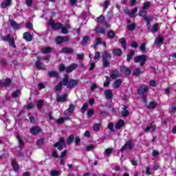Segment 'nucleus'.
<instances>
[{"instance_id": "obj_41", "label": "nucleus", "mask_w": 176, "mask_h": 176, "mask_svg": "<svg viewBox=\"0 0 176 176\" xmlns=\"http://www.w3.org/2000/svg\"><path fill=\"white\" fill-rule=\"evenodd\" d=\"M109 82H111V78L106 76V81L104 82V87L109 86Z\"/></svg>"}, {"instance_id": "obj_12", "label": "nucleus", "mask_w": 176, "mask_h": 176, "mask_svg": "<svg viewBox=\"0 0 176 176\" xmlns=\"http://www.w3.org/2000/svg\"><path fill=\"white\" fill-rule=\"evenodd\" d=\"M12 83V80L8 78L6 80H0V86L2 87V86H9Z\"/></svg>"}, {"instance_id": "obj_28", "label": "nucleus", "mask_w": 176, "mask_h": 176, "mask_svg": "<svg viewBox=\"0 0 176 176\" xmlns=\"http://www.w3.org/2000/svg\"><path fill=\"white\" fill-rule=\"evenodd\" d=\"M41 60L38 59L37 62L36 63V67H37L38 69H45V67L42 66V64L41 63Z\"/></svg>"}, {"instance_id": "obj_58", "label": "nucleus", "mask_w": 176, "mask_h": 176, "mask_svg": "<svg viewBox=\"0 0 176 176\" xmlns=\"http://www.w3.org/2000/svg\"><path fill=\"white\" fill-rule=\"evenodd\" d=\"M109 38H113L115 36V32L110 31L107 34Z\"/></svg>"}, {"instance_id": "obj_25", "label": "nucleus", "mask_w": 176, "mask_h": 176, "mask_svg": "<svg viewBox=\"0 0 176 176\" xmlns=\"http://www.w3.org/2000/svg\"><path fill=\"white\" fill-rule=\"evenodd\" d=\"M121 115L124 117L129 116V110L127 109V107H124V108H122Z\"/></svg>"}, {"instance_id": "obj_18", "label": "nucleus", "mask_w": 176, "mask_h": 176, "mask_svg": "<svg viewBox=\"0 0 176 176\" xmlns=\"http://www.w3.org/2000/svg\"><path fill=\"white\" fill-rule=\"evenodd\" d=\"M71 28V26L67 24L64 27L60 28L62 34H68V30Z\"/></svg>"}, {"instance_id": "obj_15", "label": "nucleus", "mask_w": 176, "mask_h": 176, "mask_svg": "<svg viewBox=\"0 0 176 176\" xmlns=\"http://www.w3.org/2000/svg\"><path fill=\"white\" fill-rule=\"evenodd\" d=\"M5 41H8L10 42V46H12V47H16V45L14 44V41H13V38L10 35L7 36Z\"/></svg>"}, {"instance_id": "obj_1", "label": "nucleus", "mask_w": 176, "mask_h": 176, "mask_svg": "<svg viewBox=\"0 0 176 176\" xmlns=\"http://www.w3.org/2000/svg\"><path fill=\"white\" fill-rule=\"evenodd\" d=\"M79 82L76 80H68V76L65 75L63 78V86H67V89H72L78 86Z\"/></svg>"}, {"instance_id": "obj_29", "label": "nucleus", "mask_w": 176, "mask_h": 176, "mask_svg": "<svg viewBox=\"0 0 176 176\" xmlns=\"http://www.w3.org/2000/svg\"><path fill=\"white\" fill-rule=\"evenodd\" d=\"M122 50L120 49H116L113 51V54L114 56H120V55L122 54Z\"/></svg>"}, {"instance_id": "obj_30", "label": "nucleus", "mask_w": 176, "mask_h": 176, "mask_svg": "<svg viewBox=\"0 0 176 176\" xmlns=\"http://www.w3.org/2000/svg\"><path fill=\"white\" fill-rule=\"evenodd\" d=\"M138 12V8H135V9L132 10L131 12H129V14L130 17H132V18L135 17V12Z\"/></svg>"}, {"instance_id": "obj_55", "label": "nucleus", "mask_w": 176, "mask_h": 176, "mask_svg": "<svg viewBox=\"0 0 176 176\" xmlns=\"http://www.w3.org/2000/svg\"><path fill=\"white\" fill-rule=\"evenodd\" d=\"M59 175V173L58 170H52L51 172V176H58Z\"/></svg>"}, {"instance_id": "obj_17", "label": "nucleus", "mask_w": 176, "mask_h": 176, "mask_svg": "<svg viewBox=\"0 0 176 176\" xmlns=\"http://www.w3.org/2000/svg\"><path fill=\"white\" fill-rule=\"evenodd\" d=\"M104 96L106 98H107L108 100H111L113 94H112V91L111 89H108L104 91Z\"/></svg>"}, {"instance_id": "obj_47", "label": "nucleus", "mask_w": 176, "mask_h": 176, "mask_svg": "<svg viewBox=\"0 0 176 176\" xmlns=\"http://www.w3.org/2000/svg\"><path fill=\"white\" fill-rule=\"evenodd\" d=\"M140 74H141V69L140 68L136 69L133 72V75H135V76H138Z\"/></svg>"}, {"instance_id": "obj_20", "label": "nucleus", "mask_w": 176, "mask_h": 176, "mask_svg": "<svg viewBox=\"0 0 176 176\" xmlns=\"http://www.w3.org/2000/svg\"><path fill=\"white\" fill-rule=\"evenodd\" d=\"M121 85H122V80L118 79L113 83L112 86H113V89H118V87H120Z\"/></svg>"}, {"instance_id": "obj_10", "label": "nucleus", "mask_w": 176, "mask_h": 176, "mask_svg": "<svg viewBox=\"0 0 176 176\" xmlns=\"http://www.w3.org/2000/svg\"><path fill=\"white\" fill-rule=\"evenodd\" d=\"M148 88L147 86H146V85H142V86L139 88V89H138V93L139 94H144V93H146V91H148Z\"/></svg>"}, {"instance_id": "obj_26", "label": "nucleus", "mask_w": 176, "mask_h": 176, "mask_svg": "<svg viewBox=\"0 0 176 176\" xmlns=\"http://www.w3.org/2000/svg\"><path fill=\"white\" fill-rule=\"evenodd\" d=\"M147 108L148 109H153L156 108V102H155L154 101L150 102L148 104H147Z\"/></svg>"}, {"instance_id": "obj_42", "label": "nucleus", "mask_w": 176, "mask_h": 176, "mask_svg": "<svg viewBox=\"0 0 176 176\" xmlns=\"http://www.w3.org/2000/svg\"><path fill=\"white\" fill-rule=\"evenodd\" d=\"M75 139V137L72 135H71L70 136H69L68 140L67 141V144H72V141H74V140Z\"/></svg>"}, {"instance_id": "obj_57", "label": "nucleus", "mask_w": 176, "mask_h": 176, "mask_svg": "<svg viewBox=\"0 0 176 176\" xmlns=\"http://www.w3.org/2000/svg\"><path fill=\"white\" fill-rule=\"evenodd\" d=\"M104 20L105 19H104V16L102 15H101L100 16H99L98 18V22H99V23H104Z\"/></svg>"}, {"instance_id": "obj_27", "label": "nucleus", "mask_w": 176, "mask_h": 176, "mask_svg": "<svg viewBox=\"0 0 176 176\" xmlns=\"http://www.w3.org/2000/svg\"><path fill=\"white\" fill-rule=\"evenodd\" d=\"M100 129H101V124L95 123L93 126L94 131H100Z\"/></svg>"}, {"instance_id": "obj_35", "label": "nucleus", "mask_w": 176, "mask_h": 176, "mask_svg": "<svg viewBox=\"0 0 176 176\" xmlns=\"http://www.w3.org/2000/svg\"><path fill=\"white\" fill-rule=\"evenodd\" d=\"M96 31V32H99L100 34H105V29L101 27H97Z\"/></svg>"}, {"instance_id": "obj_6", "label": "nucleus", "mask_w": 176, "mask_h": 176, "mask_svg": "<svg viewBox=\"0 0 176 176\" xmlns=\"http://www.w3.org/2000/svg\"><path fill=\"white\" fill-rule=\"evenodd\" d=\"M49 25L55 30H61L62 28L61 23H54V21L52 19L50 20Z\"/></svg>"}, {"instance_id": "obj_44", "label": "nucleus", "mask_w": 176, "mask_h": 176, "mask_svg": "<svg viewBox=\"0 0 176 176\" xmlns=\"http://www.w3.org/2000/svg\"><path fill=\"white\" fill-rule=\"evenodd\" d=\"M43 107V100H38L37 102V108L38 109H41Z\"/></svg>"}, {"instance_id": "obj_38", "label": "nucleus", "mask_w": 176, "mask_h": 176, "mask_svg": "<svg viewBox=\"0 0 176 176\" xmlns=\"http://www.w3.org/2000/svg\"><path fill=\"white\" fill-rule=\"evenodd\" d=\"M112 151H113V148H107L104 152V155L106 156H109V155L112 153Z\"/></svg>"}, {"instance_id": "obj_60", "label": "nucleus", "mask_w": 176, "mask_h": 176, "mask_svg": "<svg viewBox=\"0 0 176 176\" xmlns=\"http://www.w3.org/2000/svg\"><path fill=\"white\" fill-rule=\"evenodd\" d=\"M140 16H141L142 17H145V16H146V11H140Z\"/></svg>"}, {"instance_id": "obj_45", "label": "nucleus", "mask_w": 176, "mask_h": 176, "mask_svg": "<svg viewBox=\"0 0 176 176\" xmlns=\"http://www.w3.org/2000/svg\"><path fill=\"white\" fill-rule=\"evenodd\" d=\"M88 107H89V104H87V103L83 104L81 109L82 113H85V112H86V109L88 108Z\"/></svg>"}, {"instance_id": "obj_39", "label": "nucleus", "mask_w": 176, "mask_h": 176, "mask_svg": "<svg viewBox=\"0 0 176 176\" xmlns=\"http://www.w3.org/2000/svg\"><path fill=\"white\" fill-rule=\"evenodd\" d=\"M120 43L122 45V47L124 49V50H126V40L124 39V38H122L120 39Z\"/></svg>"}, {"instance_id": "obj_54", "label": "nucleus", "mask_w": 176, "mask_h": 176, "mask_svg": "<svg viewBox=\"0 0 176 176\" xmlns=\"http://www.w3.org/2000/svg\"><path fill=\"white\" fill-rule=\"evenodd\" d=\"M87 41H89V37H87V36H84L82 41V45H85L86 43H87Z\"/></svg>"}, {"instance_id": "obj_43", "label": "nucleus", "mask_w": 176, "mask_h": 176, "mask_svg": "<svg viewBox=\"0 0 176 176\" xmlns=\"http://www.w3.org/2000/svg\"><path fill=\"white\" fill-rule=\"evenodd\" d=\"M128 29L129 31H134V28H135V24L131 23L127 25Z\"/></svg>"}, {"instance_id": "obj_32", "label": "nucleus", "mask_w": 176, "mask_h": 176, "mask_svg": "<svg viewBox=\"0 0 176 176\" xmlns=\"http://www.w3.org/2000/svg\"><path fill=\"white\" fill-rule=\"evenodd\" d=\"M159 29V25L157 23H155L153 25L151 31L153 33L157 32V30Z\"/></svg>"}, {"instance_id": "obj_7", "label": "nucleus", "mask_w": 176, "mask_h": 176, "mask_svg": "<svg viewBox=\"0 0 176 176\" xmlns=\"http://www.w3.org/2000/svg\"><path fill=\"white\" fill-rule=\"evenodd\" d=\"M74 111H75V106L74 104H70L69 108L65 111L64 115L65 116H69V115H71Z\"/></svg>"}, {"instance_id": "obj_59", "label": "nucleus", "mask_w": 176, "mask_h": 176, "mask_svg": "<svg viewBox=\"0 0 176 176\" xmlns=\"http://www.w3.org/2000/svg\"><path fill=\"white\" fill-rule=\"evenodd\" d=\"M67 120V118H60L58 119V123H64L65 120Z\"/></svg>"}, {"instance_id": "obj_13", "label": "nucleus", "mask_w": 176, "mask_h": 176, "mask_svg": "<svg viewBox=\"0 0 176 176\" xmlns=\"http://www.w3.org/2000/svg\"><path fill=\"white\" fill-rule=\"evenodd\" d=\"M120 69L121 72H122V74H124V75H130L131 74V71L124 66H122L120 67Z\"/></svg>"}, {"instance_id": "obj_63", "label": "nucleus", "mask_w": 176, "mask_h": 176, "mask_svg": "<svg viewBox=\"0 0 176 176\" xmlns=\"http://www.w3.org/2000/svg\"><path fill=\"white\" fill-rule=\"evenodd\" d=\"M26 108L27 109H32V108H34V103H30L28 104Z\"/></svg>"}, {"instance_id": "obj_36", "label": "nucleus", "mask_w": 176, "mask_h": 176, "mask_svg": "<svg viewBox=\"0 0 176 176\" xmlns=\"http://www.w3.org/2000/svg\"><path fill=\"white\" fill-rule=\"evenodd\" d=\"M162 42H163V37L162 36H159L158 38H157L155 41V45H160V43H162Z\"/></svg>"}, {"instance_id": "obj_23", "label": "nucleus", "mask_w": 176, "mask_h": 176, "mask_svg": "<svg viewBox=\"0 0 176 176\" xmlns=\"http://www.w3.org/2000/svg\"><path fill=\"white\" fill-rule=\"evenodd\" d=\"M12 2V0H4L1 3V8L3 9H6L7 6H9L10 5V3Z\"/></svg>"}, {"instance_id": "obj_11", "label": "nucleus", "mask_w": 176, "mask_h": 176, "mask_svg": "<svg viewBox=\"0 0 176 176\" xmlns=\"http://www.w3.org/2000/svg\"><path fill=\"white\" fill-rule=\"evenodd\" d=\"M58 102H65L67 101V94H63V96H58L56 98Z\"/></svg>"}, {"instance_id": "obj_4", "label": "nucleus", "mask_w": 176, "mask_h": 176, "mask_svg": "<svg viewBox=\"0 0 176 176\" xmlns=\"http://www.w3.org/2000/svg\"><path fill=\"white\" fill-rule=\"evenodd\" d=\"M108 58H111V54L104 52L102 55L103 67H108L109 65V61Z\"/></svg>"}, {"instance_id": "obj_16", "label": "nucleus", "mask_w": 176, "mask_h": 176, "mask_svg": "<svg viewBox=\"0 0 176 176\" xmlns=\"http://www.w3.org/2000/svg\"><path fill=\"white\" fill-rule=\"evenodd\" d=\"M124 126V120H119L115 125V129H122Z\"/></svg>"}, {"instance_id": "obj_49", "label": "nucleus", "mask_w": 176, "mask_h": 176, "mask_svg": "<svg viewBox=\"0 0 176 176\" xmlns=\"http://www.w3.org/2000/svg\"><path fill=\"white\" fill-rule=\"evenodd\" d=\"M48 74L50 76H53V77L58 76V73H57V72H50Z\"/></svg>"}, {"instance_id": "obj_34", "label": "nucleus", "mask_w": 176, "mask_h": 176, "mask_svg": "<svg viewBox=\"0 0 176 176\" xmlns=\"http://www.w3.org/2000/svg\"><path fill=\"white\" fill-rule=\"evenodd\" d=\"M42 53H44L45 54L47 53H50L52 52V48L50 47H45L41 50Z\"/></svg>"}, {"instance_id": "obj_22", "label": "nucleus", "mask_w": 176, "mask_h": 176, "mask_svg": "<svg viewBox=\"0 0 176 176\" xmlns=\"http://www.w3.org/2000/svg\"><path fill=\"white\" fill-rule=\"evenodd\" d=\"M12 166L14 171H19V170L20 169V166H19L17 162H16V160H13L12 161Z\"/></svg>"}, {"instance_id": "obj_24", "label": "nucleus", "mask_w": 176, "mask_h": 176, "mask_svg": "<svg viewBox=\"0 0 176 176\" xmlns=\"http://www.w3.org/2000/svg\"><path fill=\"white\" fill-rule=\"evenodd\" d=\"M11 27H13L15 30H19L21 27V25L17 24L14 21L10 22Z\"/></svg>"}, {"instance_id": "obj_62", "label": "nucleus", "mask_w": 176, "mask_h": 176, "mask_svg": "<svg viewBox=\"0 0 176 176\" xmlns=\"http://www.w3.org/2000/svg\"><path fill=\"white\" fill-rule=\"evenodd\" d=\"M93 113H94V111L93 109H89L87 112V115L89 117L92 116Z\"/></svg>"}, {"instance_id": "obj_46", "label": "nucleus", "mask_w": 176, "mask_h": 176, "mask_svg": "<svg viewBox=\"0 0 176 176\" xmlns=\"http://www.w3.org/2000/svg\"><path fill=\"white\" fill-rule=\"evenodd\" d=\"M100 56L101 55L100 54V52H96L95 53V56L94 58V60H95L96 61H98V59L100 58Z\"/></svg>"}, {"instance_id": "obj_53", "label": "nucleus", "mask_w": 176, "mask_h": 176, "mask_svg": "<svg viewBox=\"0 0 176 176\" xmlns=\"http://www.w3.org/2000/svg\"><path fill=\"white\" fill-rule=\"evenodd\" d=\"M86 149L88 152L90 151H92V149H94V146L93 144H90L89 146H87Z\"/></svg>"}, {"instance_id": "obj_2", "label": "nucleus", "mask_w": 176, "mask_h": 176, "mask_svg": "<svg viewBox=\"0 0 176 176\" xmlns=\"http://www.w3.org/2000/svg\"><path fill=\"white\" fill-rule=\"evenodd\" d=\"M76 67H78V65L76 63H74L67 67H65L64 65H60L59 66V71H66V72H72V71H75V69H76Z\"/></svg>"}, {"instance_id": "obj_9", "label": "nucleus", "mask_w": 176, "mask_h": 176, "mask_svg": "<svg viewBox=\"0 0 176 176\" xmlns=\"http://www.w3.org/2000/svg\"><path fill=\"white\" fill-rule=\"evenodd\" d=\"M69 41V38L68 36H58L56 38V43H63V42H68Z\"/></svg>"}, {"instance_id": "obj_5", "label": "nucleus", "mask_w": 176, "mask_h": 176, "mask_svg": "<svg viewBox=\"0 0 176 176\" xmlns=\"http://www.w3.org/2000/svg\"><path fill=\"white\" fill-rule=\"evenodd\" d=\"M65 145V140L64 138H60L59 141L54 144V146L56 148H58V151H63V148H64V146Z\"/></svg>"}, {"instance_id": "obj_21", "label": "nucleus", "mask_w": 176, "mask_h": 176, "mask_svg": "<svg viewBox=\"0 0 176 176\" xmlns=\"http://www.w3.org/2000/svg\"><path fill=\"white\" fill-rule=\"evenodd\" d=\"M120 76V74L117 70H114L111 72V78L116 79V78H119Z\"/></svg>"}, {"instance_id": "obj_37", "label": "nucleus", "mask_w": 176, "mask_h": 176, "mask_svg": "<svg viewBox=\"0 0 176 176\" xmlns=\"http://www.w3.org/2000/svg\"><path fill=\"white\" fill-rule=\"evenodd\" d=\"M21 91H20V90H17L12 94V97H14V98H17V97L21 96Z\"/></svg>"}, {"instance_id": "obj_33", "label": "nucleus", "mask_w": 176, "mask_h": 176, "mask_svg": "<svg viewBox=\"0 0 176 176\" xmlns=\"http://www.w3.org/2000/svg\"><path fill=\"white\" fill-rule=\"evenodd\" d=\"M16 140H18L20 146H23L24 145V142H23V140H21V136L20 135H16Z\"/></svg>"}, {"instance_id": "obj_56", "label": "nucleus", "mask_w": 176, "mask_h": 176, "mask_svg": "<svg viewBox=\"0 0 176 176\" xmlns=\"http://www.w3.org/2000/svg\"><path fill=\"white\" fill-rule=\"evenodd\" d=\"M151 6V3L146 2L144 5L143 6V9L145 10V9H148Z\"/></svg>"}, {"instance_id": "obj_50", "label": "nucleus", "mask_w": 176, "mask_h": 176, "mask_svg": "<svg viewBox=\"0 0 176 176\" xmlns=\"http://www.w3.org/2000/svg\"><path fill=\"white\" fill-rule=\"evenodd\" d=\"M62 87H63V82H59L56 85L55 89H56V91H59V90H61Z\"/></svg>"}, {"instance_id": "obj_48", "label": "nucleus", "mask_w": 176, "mask_h": 176, "mask_svg": "<svg viewBox=\"0 0 176 176\" xmlns=\"http://www.w3.org/2000/svg\"><path fill=\"white\" fill-rule=\"evenodd\" d=\"M134 56V52L131 51V53L129 54H128L127 56V61L130 62L131 60V57Z\"/></svg>"}, {"instance_id": "obj_64", "label": "nucleus", "mask_w": 176, "mask_h": 176, "mask_svg": "<svg viewBox=\"0 0 176 176\" xmlns=\"http://www.w3.org/2000/svg\"><path fill=\"white\" fill-rule=\"evenodd\" d=\"M42 89H45V84L43 83L38 84V89L42 90Z\"/></svg>"}, {"instance_id": "obj_31", "label": "nucleus", "mask_w": 176, "mask_h": 176, "mask_svg": "<svg viewBox=\"0 0 176 176\" xmlns=\"http://www.w3.org/2000/svg\"><path fill=\"white\" fill-rule=\"evenodd\" d=\"M155 129H156V125H152L151 124V126H147L146 128L145 131H146V133H147V131H149L150 130L151 131H155Z\"/></svg>"}, {"instance_id": "obj_61", "label": "nucleus", "mask_w": 176, "mask_h": 176, "mask_svg": "<svg viewBox=\"0 0 176 176\" xmlns=\"http://www.w3.org/2000/svg\"><path fill=\"white\" fill-rule=\"evenodd\" d=\"M84 57H85V54H78L77 55V58L78 60H82V59H83Z\"/></svg>"}, {"instance_id": "obj_40", "label": "nucleus", "mask_w": 176, "mask_h": 176, "mask_svg": "<svg viewBox=\"0 0 176 176\" xmlns=\"http://www.w3.org/2000/svg\"><path fill=\"white\" fill-rule=\"evenodd\" d=\"M72 49L68 47H65L62 50V53H72Z\"/></svg>"}, {"instance_id": "obj_51", "label": "nucleus", "mask_w": 176, "mask_h": 176, "mask_svg": "<svg viewBox=\"0 0 176 176\" xmlns=\"http://www.w3.org/2000/svg\"><path fill=\"white\" fill-rule=\"evenodd\" d=\"M140 50H141V52H145V50H146L145 43L141 44V45L140 46Z\"/></svg>"}, {"instance_id": "obj_14", "label": "nucleus", "mask_w": 176, "mask_h": 176, "mask_svg": "<svg viewBox=\"0 0 176 176\" xmlns=\"http://www.w3.org/2000/svg\"><path fill=\"white\" fill-rule=\"evenodd\" d=\"M31 134H38V133H41V127L39 126H33L30 129Z\"/></svg>"}, {"instance_id": "obj_3", "label": "nucleus", "mask_w": 176, "mask_h": 176, "mask_svg": "<svg viewBox=\"0 0 176 176\" xmlns=\"http://www.w3.org/2000/svg\"><path fill=\"white\" fill-rule=\"evenodd\" d=\"M134 63H140V65H145V63H146V56L140 55L135 56L134 58Z\"/></svg>"}, {"instance_id": "obj_52", "label": "nucleus", "mask_w": 176, "mask_h": 176, "mask_svg": "<svg viewBox=\"0 0 176 176\" xmlns=\"http://www.w3.org/2000/svg\"><path fill=\"white\" fill-rule=\"evenodd\" d=\"M89 65H90L89 71H91V70L94 69V68H96V63H94L90 62Z\"/></svg>"}, {"instance_id": "obj_19", "label": "nucleus", "mask_w": 176, "mask_h": 176, "mask_svg": "<svg viewBox=\"0 0 176 176\" xmlns=\"http://www.w3.org/2000/svg\"><path fill=\"white\" fill-rule=\"evenodd\" d=\"M23 38L28 41L31 42L32 41V35L28 32H25L23 34Z\"/></svg>"}, {"instance_id": "obj_8", "label": "nucleus", "mask_w": 176, "mask_h": 176, "mask_svg": "<svg viewBox=\"0 0 176 176\" xmlns=\"http://www.w3.org/2000/svg\"><path fill=\"white\" fill-rule=\"evenodd\" d=\"M133 148V144L131 143V141H129L126 142L120 149L121 152H124L126 149H131Z\"/></svg>"}]
</instances>
